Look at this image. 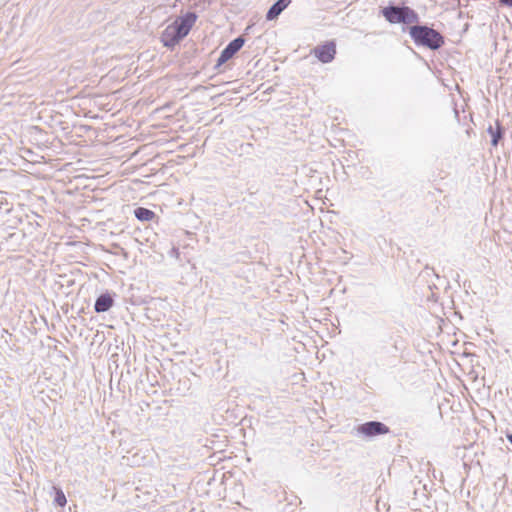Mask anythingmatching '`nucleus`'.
I'll return each instance as SVG.
<instances>
[{
	"label": "nucleus",
	"instance_id": "nucleus-1",
	"mask_svg": "<svg viewBox=\"0 0 512 512\" xmlns=\"http://www.w3.org/2000/svg\"><path fill=\"white\" fill-rule=\"evenodd\" d=\"M195 13H187L185 16L178 17L173 23L168 25L162 35L165 46H173L183 39L191 30L196 22Z\"/></svg>",
	"mask_w": 512,
	"mask_h": 512
},
{
	"label": "nucleus",
	"instance_id": "nucleus-2",
	"mask_svg": "<svg viewBox=\"0 0 512 512\" xmlns=\"http://www.w3.org/2000/svg\"><path fill=\"white\" fill-rule=\"evenodd\" d=\"M409 34L416 45L424 46L432 50L440 48L444 43L442 35L428 26H411L409 28Z\"/></svg>",
	"mask_w": 512,
	"mask_h": 512
},
{
	"label": "nucleus",
	"instance_id": "nucleus-3",
	"mask_svg": "<svg viewBox=\"0 0 512 512\" xmlns=\"http://www.w3.org/2000/svg\"><path fill=\"white\" fill-rule=\"evenodd\" d=\"M382 14L392 24H413L418 22L417 13L406 6H388L382 10Z\"/></svg>",
	"mask_w": 512,
	"mask_h": 512
},
{
	"label": "nucleus",
	"instance_id": "nucleus-4",
	"mask_svg": "<svg viewBox=\"0 0 512 512\" xmlns=\"http://www.w3.org/2000/svg\"><path fill=\"white\" fill-rule=\"evenodd\" d=\"M357 434L367 438L384 435L389 432L388 426L379 421H369L356 427Z\"/></svg>",
	"mask_w": 512,
	"mask_h": 512
},
{
	"label": "nucleus",
	"instance_id": "nucleus-5",
	"mask_svg": "<svg viewBox=\"0 0 512 512\" xmlns=\"http://www.w3.org/2000/svg\"><path fill=\"white\" fill-rule=\"evenodd\" d=\"M244 38L243 37H237L236 39L232 40L221 52L218 60H217V66H221L225 62H227L229 59H231L244 45Z\"/></svg>",
	"mask_w": 512,
	"mask_h": 512
},
{
	"label": "nucleus",
	"instance_id": "nucleus-6",
	"mask_svg": "<svg viewBox=\"0 0 512 512\" xmlns=\"http://www.w3.org/2000/svg\"><path fill=\"white\" fill-rule=\"evenodd\" d=\"M314 55L323 63H329L334 59L336 45L333 41L319 45L313 50Z\"/></svg>",
	"mask_w": 512,
	"mask_h": 512
},
{
	"label": "nucleus",
	"instance_id": "nucleus-7",
	"mask_svg": "<svg viewBox=\"0 0 512 512\" xmlns=\"http://www.w3.org/2000/svg\"><path fill=\"white\" fill-rule=\"evenodd\" d=\"M292 0H278L268 10L266 14L267 20L276 19L284 9H286Z\"/></svg>",
	"mask_w": 512,
	"mask_h": 512
},
{
	"label": "nucleus",
	"instance_id": "nucleus-8",
	"mask_svg": "<svg viewBox=\"0 0 512 512\" xmlns=\"http://www.w3.org/2000/svg\"><path fill=\"white\" fill-rule=\"evenodd\" d=\"M114 303L112 296L108 293L101 294L95 302L94 309L96 312H106L108 311Z\"/></svg>",
	"mask_w": 512,
	"mask_h": 512
},
{
	"label": "nucleus",
	"instance_id": "nucleus-9",
	"mask_svg": "<svg viewBox=\"0 0 512 512\" xmlns=\"http://www.w3.org/2000/svg\"><path fill=\"white\" fill-rule=\"evenodd\" d=\"M487 132L491 136L492 145L497 146L498 142L502 138V134H503V129H502L501 125L499 124V122L498 121L496 122L495 127L490 125L487 129Z\"/></svg>",
	"mask_w": 512,
	"mask_h": 512
},
{
	"label": "nucleus",
	"instance_id": "nucleus-10",
	"mask_svg": "<svg viewBox=\"0 0 512 512\" xmlns=\"http://www.w3.org/2000/svg\"><path fill=\"white\" fill-rule=\"evenodd\" d=\"M135 217L140 221H150L155 216L154 212L144 208V207H138L134 211Z\"/></svg>",
	"mask_w": 512,
	"mask_h": 512
},
{
	"label": "nucleus",
	"instance_id": "nucleus-11",
	"mask_svg": "<svg viewBox=\"0 0 512 512\" xmlns=\"http://www.w3.org/2000/svg\"><path fill=\"white\" fill-rule=\"evenodd\" d=\"M55 502L61 507H64L66 505L67 500L62 490H57Z\"/></svg>",
	"mask_w": 512,
	"mask_h": 512
},
{
	"label": "nucleus",
	"instance_id": "nucleus-12",
	"mask_svg": "<svg viewBox=\"0 0 512 512\" xmlns=\"http://www.w3.org/2000/svg\"><path fill=\"white\" fill-rule=\"evenodd\" d=\"M501 3L512 7V0H501Z\"/></svg>",
	"mask_w": 512,
	"mask_h": 512
},
{
	"label": "nucleus",
	"instance_id": "nucleus-13",
	"mask_svg": "<svg viewBox=\"0 0 512 512\" xmlns=\"http://www.w3.org/2000/svg\"><path fill=\"white\" fill-rule=\"evenodd\" d=\"M507 439H508V441L510 442V444L512 445V434L508 435V436H507Z\"/></svg>",
	"mask_w": 512,
	"mask_h": 512
}]
</instances>
